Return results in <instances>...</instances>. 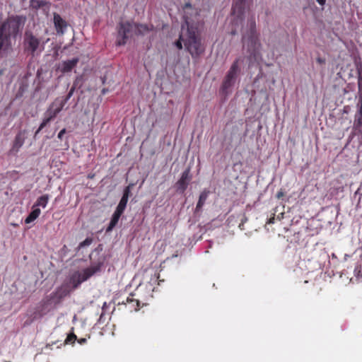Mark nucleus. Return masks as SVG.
I'll return each instance as SVG.
<instances>
[{
	"instance_id": "nucleus-1",
	"label": "nucleus",
	"mask_w": 362,
	"mask_h": 362,
	"mask_svg": "<svg viewBox=\"0 0 362 362\" xmlns=\"http://www.w3.org/2000/svg\"><path fill=\"white\" fill-rule=\"evenodd\" d=\"M183 11L184 23L182 25L180 37L175 42V45L178 49H182L183 42L192 58L198 57L205 49L201 38L202 23L199 11L187 3L183 7Z\"/></svg>"
},
{
	"instance_id": "nucleus-2",
	"label": "nucleus",
	"mask_w": 362,
	"mask_h": 362,
	"mask_svg": "<svg viewBox=\"0 0 362 362\" xmlns=\"http://www.w3.org/2000/svg\"><path fill=\"white\" fill-rule=\"evenodd\" d=\"M21 24V18L18 16H9L0 25V45L4 44L5 48L11 46V39H16Z\"/></svg>"
},
{
	"instance_id": "nucleus-3",
	"label": "nucleus",
	"mask_w": 362,
	"mask_h": 362,
	"mask_svg": "<svg viewBox=\"0 0 362 362\" xmlns=\"http://www.w3.org/2000/svg\"><path fill=\"white\" fill-rule=\"evenodd\" d=\"M45 42L42 37L35 35L32 31L27 30L23 36V51L27 55L33 57L40 55L45 49Z\"/></svg>"
},
{
	"instance_id": "nucleus-4",
	"label": "nucleus",
	"mask_w": 362,
	"mask_h": 362,
	"mask_svg": "<svg viewBox=\"0 0 362 362\" xmlns=\"http://www.w3.org/2000/svg\"><path fill=\"white\" fill-rule=\"evenodd\" d=\"M247 25L249 30L246 34L243 35V42L244 45H247L250 56L255 57L260 44L256 32V23L254 16L248 19Z\"/></svg>"
},
{
	"instance_id": "nucleus-5",
	"label": "nucleus",
	"mask_w": 362,
	"mask_h": 362,
	"mask_svg": "<svg viewBox=\"0 0 362 362\" xmlns=\"http://www.w3.org/2000/svg\"><path fill=\"white\" fill-rule=\"evenodd\" d=\"M66 295V293L65 291L58 289L46 296L41 302L40 315H44L52 310L56 305L60 303Z\"/></svg>"
},
{
	"instance_id": "nucleus-6",
	"label": "nucleus",
	"mask_w": 362,
	"mask_h": 362,
	"mask_svg": "<svg viewBox=\"0 0 362 362\" xmlns=\"http://www.w3.org/2000/svg\"><path fill=\"white\" fill-rule=\"evenodd\" d=\"M135 25L129 22H120L117 25V36L116 45L122 46L127 43V40L132 36Z\"/></svg>"
},
{
	"instance_id": "nucleus-7",
	"label": "nucleus",
	"mask_w": 362,
	"mask_h": 362,
	"mask_svg": "<svg viewBox=\"0 0 362 362\" xmlns=\"http://www.w3.org/2000/svg\"><path fill=\"white\" fill-rule=\"evenodd\" d=\"M243 59H237L231 65L222 83V89L228 90L235 83L238 73L240 72L239 62H243Z\"/></svg>"
},
{
	"instance_id": "nucleus-8",
	"label": "nucleus",
	"mask_w": 362,
	"mask_h": 362,
	"mask_svg": "<svg viewBox=\"0 0 362 362\" xmlns=\"http://www.w3.org/2000/svg\"><path fill=\"white\" fill-rule=\"evenodd\" d=\"M64 106V105L60 101V98H56L47 109L43 121L47 124L50 122L62 111Z\"/></svg>"
},
{
	"instance_id": "nucleus-9",
	"label": "nucleus",
	"mask_w": 362,
	"mask_h": 362,
	"mask_svg": "<svg viewBox=\"0 0 362 362\" xmlns=\"http://www.w3.org/2000/svg\"><path fill=\"white\" fill-rule=\"evenodd\" d=\"M101 263H98L95 265L84 269L81 273L78 274L75 287L90 278L95 274L100 272L101 270Z\"/></svg>"
},
{
	"instance_id": "nucleus-10",
	"label": "nucleus",
	"mask_w": 362,
	"mask_h": 362,
	"mask_svg": "<svg viewBox=\"0 0 362 362\" xmlns=\"http://www.w3.org/2000/svg\"><path fill=\"white\" fill-rule=\"evenodd\" d=\"M245 8V0H233L232 14L235 16V21L243 22Z\"/></svg>"
},
{
	"instance_id": "nucleus-11",
	"label": "nucleus",
	"mask_w": 362,
	"mask_h": 362,
	"mask_svg": "<svg viewBox=\"0 0 362 362\" xmlns=\"http://www.w3.org/2000/svg\"><path fill=\"white\" fill-rule=\"evenodd\" d=\"M25 132L20 131L15 136V139L13 142L12 147L10 150L11 153L16 154L17 153L20 148L22 147L25 142Z\"/></svg>"
},
{
	"instance_id": "nucleus-12",
	"label": "nucleus",
	"mask_w": 362,
	"mask_h": 362,
	"mask_svg": "<svg viewBox=\"0 0 362 362\" xmlns=\"http://www.w3.org/2000/svg\"><path fill=\"white\" fill-rule=\"evenodd\" d=\"M79 62V59L76 57L70 60L62 62L58 67V69L63 74L71 71L76 66Z\"/></svg>"
},
{
	"instance_id": "nucleus-13",
	"label": "nucleus",
	"mask_w": 362,
	"mask_h": 362,
	"mask_svg": "<svg viewBox=\"0 0 362 362\" xmlns=\"http://www.w3.org/2000/svg\"><path fill=\"white\" fill-rule=\"evenodd\" d=\"M354 128L359 132L362 128V94H359L358 110L355 115Z\"/></svg>"
},
{
	"instance_id": "nucleus-14",
	"label": "nucleus",
	"mask_w": 362,
	"mask_h": 362,
	"mask_svg": "<svg viewBox=\"0 0 362 362\" xmlns=\"http://www.w3.org/2000/svg\"><path fill=\"white\" fill-rule=\"evenodd\" d=\"M189 168L186 169L181 175L180 180L177 182V189L180 191V192H184L188 185V182L190 180L189 176Z\"/></svg>"
},
{
	"instance_id": "nucleus-15",
	"label": "nucleus",
	"mask_w": 362,
	"mask_h": 362,
	"mask_svg": "<svg viewBox=\"0 0 362 362\" xmlns=\"http://www.w3.org/2000/svg\"><path fill=\"white\" fill-rule=\"evenodd\" d=\"M54 24L57 33H64V28H66V22L58 13L54 14Z\"/></svg>"
},
{
	"instance_id": "nucleus-16",
	"label": "nucleus",
	"mask_w": 362,
	"mask_h": 362,
	"mask_svg": "<svg viewBox=\"0 0 362 362\" xmlns=\"http://www.w3.org/2000/svg\"><path fill=\"white\" fill-rule=\"evenodd\" d=\"M134 294L133 293H131L126 299V301L124 302V300L122 302H119L118 304L120 305V304H124V305H127L128 304L129 305V309L131 310H139V300H137V299H135L134 298Z\"/></svg>"
},
{
	"instance_id": "nucleus-17",
	"label": "nucleus",
	"mask_w": 362,
	"mask_h": 362,
	"mask_svg": "<svg viewBox=\"0 0 362 362\" xmlns=\"http://www.w3.org/2000/svg\"><path fill=\"white\" fill-rule=\"evenodd\" d=\"M209 191L207 189H204L199 197L198 202L196 206V211H199L202 210V206L204 205L206 200L208 198V196L209 194Z\"/></svg>"
},
{
	"instance_id": "nucleus-18",
	"label": "nucleus",
	"mask_w": 362,
	"mask_h": 362,
	"mask_svg": "<svg viewBox=\"0 0 362 362\" xmlns=\"http://www.w3.org/2000/svg\"><path fill=\"white\" fill-rule=\"evenodd\" d=\"M122 213L117 211H115L112 218H111V220H110V222L106 229V232L108 233V232H110L111 230H112V229L115 227V226L117 224L121 216H122Z\"/></svg>"
},
{
	"instance_id": "nucleus-19",
	"label": "nucleus",
	"mask_w": 362,
	"mask_h": 362,
	"mask_svg": "<svg viewBox=\"0 0 362 362\" xmlns=\"http://www.w3.org/2000/svg\"><path fill=\"white\" fill-rule=\"evenodd\" d=\"M41 211L39 208H35L33 206L31 212L29 214V215L26 217L25 219V223H30L33 221H34L40 214Z\"/></svg>"
},
{
	"instance_id": "nucleus-20",
	"label": "nucleus",
	"mask_w": 362,
	"mask_h": 362,
	"mask_svg": "<svg viewBox=\"0 0 362 362\" xmlns=\"http://www.w3.org/2000/svg\"><path fill=\"white\" fill-rule=\"evenodd\" d=\"M153 26L152 25H148L146 24H138L135 25V28H136V33L138 35H144L146 33L153 30Z\"/></svg>"
},
{
	"instance_id": "nucleus-21",
	"label": "nucleus",
	"mask_w": 362,
	"mask_h": 362,
	"mask_svg": "<svg viewBox=\"0 0 362 362\" xmlns=\"http://www.w3.org/2000/svg\"><path fill=\"white\" fill-rule=\"evenodd\" d=\"M49 195L48 194H44L40 197L37 198L35 204L33 205L34 207L38 208V206H42V208H45L48 201H49Z\"/></svg>"
},
{
	"instance_id": "nucleus-22",
	"label": "nucleus",
	"mask_w": 362,
	"mask_h": 362,
	"mask_svg": "<svg viewBox=\"0 0 362 362\" xmlns=\"http://www.w3.org/2000/svg\"><path fill=\"white\" fill-rule=\"evenodd\" d=\"M354 273L357 279H361L362 281V261H360L357 263L355 267Z\"/></svg>"
},
{
	"instance_id": "nucleus-23",
	"label": "nucleus",
	"mask_w": 362,
	"mask_h": 362,
	"mask_svg": "<svg viewBox=\"0 0 362 362\" xmlns=\"http://www.w3.org/2000/svg\"><path fill=\"white\" fill-rule=\"evenodd\" d=\"M128 199L125 198H121L119 204L117 205L116 208V211L123 214L124 211L126 209Z\"/></svg>"
},
{
	"instance_id": "nucleus-24",
	"label": "nucleus",
	"mask_w": 362,
	"mask_h": 362,
	"mask_svg": "<svg viewBox=\"0 0 362 362\" xmlns=\"http://www.w3.org/2000/svg\"><path fill=\"white\" fill-rule=\"evenodd\" d=\"M75 88H76V83H74V86L71 87V88L69 91L67 95L64 98H60V101H61V103H62V104L64 105H66V103L68 102V100L73 95V94L74 93V90H75Z\"/></svg>"
},
{
	"instance_id": "nucleus-25",
	"label": "nucleus",
	"mask_w": 362,
	"mask_h": 362,
	"mask_svg": "<svg viewBox=\"0 0 362 362\" xmlns=\"http://www.w3.org/2000/svg\"><path fill=\"white\" fill-rule=\"evenodd\" d=\"M46 4V2L44 1H40V0H31L30 1V6L35 8H40L42 6H44Z\"/></svg>"
},
{
	"instance_id": "nucleus-26",
	"label": "nucleus",
	"mask_w": 362,
	"mask_h": 362,
	"mask_svg": "<svg viewBox=\"0 0 362 362\" xmlns=\"http://www.w3.org/2000/svg\"><path fill=\"white\" fill-rule=\"evenodd\" d=\"M133 187V185L132 184H130L128 186H127L124 189V192H123V195H122V198H125V199H129V197L130 195V193H131V188Z\"/></svg>"
},
{
	"instance_id": "nucleus-27",
	"label": "nucleus",
	"mask_w": 362,
	"mask_h": 362,
	"mask_svg": "<svg viewBox=\"0 0 362 362\" xmlns=\"http://www.w3.org/2000/svg\"><path fill=\"white\" fill-rule=\"evenodd\" d=\"M93 242L91 238H86L83 242L79 244V247H83L90 245Z\"/></svg>"
},
{
	"instance_id": "nucleus-28",
	"label": "nucleus",
	"mask_w": 362,
	"mask_h": 362,
	"mask_svg": "<svg viewBox=\"0 0 362 362\" xmlns=\"http://www.w3.org/2000/svg\"><path fill=\"white\" fill-rule=\"evenodd\" d=\"M358 87L359 93L362 94V74L360 71L358 72Z\"/></svg>"
},
{
	"instance_id": "nucleus-29",
	"label": "nucleus",
	"mask_w": 362,
	"mask_h": 362,
	"mask_svg": "<svg viewBox=\"0 0 362 362\" xmlns=\"http://www.w3.org/2000/svg\"><path fill=\"white\" fill-rule=\"evenodd\" d=\"M47 124V123H46L45 121L42 120V123L40 124V127H38V129H37V131L35 132V135H34V137L35 138L37 136V135L40 132V131L46 127V125Z\"/></svg>"
},
{
	"instance_id": "nucleus-30",
	"label": "nucleus",
	"mask_w": 362,
	"mask_h": 362,
	"mask_svg": "<svg viewBox=\"0 0 362 362\" xmlns=\"http://www.w3.org/2000/svg\"><path fill=\"white\" fill-rule=\"evenodd\" d=\"M66 129H62L58 134V136L57 137L59 139H62V137L64 136V134L66 133Z\"/></svg>"
},
{
	"instance_id": "nucleus-31",
	"label": "nucleus",
	"mask_w": 362,
	"mask_h": 362,
	"mask_svg": "<svg viewBox=\"0 0 362 362\" xmlns=\"http://www.w3.org/2000/svg\"><path fill=\"white\" fill-rule=\"evenodd\" d=\"M76 339V336L75 334H70L67 337L66 341H72Z\"/></svg>"
},
{
	"instance_id": "nucleus-32",
	"label": "nucleus",
	"mask_w": 362,
	"mask_h": 362,
	"mask_svg": "<svg viewBox=\"0 0 362 362\" xmlns=\"http://www.w3.org/2000/svg\"><path fill=\"white\" fill-rule=\"evenodd\" d=\"M284 196V192H282V191H279L277 192L276 194V198L277 199H281V197H283Z\"/></svg>"
},
{
	"instance_id": "nucleus-33",
	"label": "nucleus",
	"mask_w": 362,
	"mask_h": 362,
	"mask_svg": "<svg viewBox=\"0 0 362 362\" xmlns=\"http://www.w3.org/2000/svg\"><path fill=\"white\" fill-rule=\"evenodd\" d=\"M316 60H317V62L319 64H325V59H322V58H321V57H318V58H317V59H316Z\"/></svg>"
},
{
	"instance_id": "nucleus-34",
	"label": "nucleus",
	"mask_w": 362,
	"mask_h": 362,
	"mask_svg": "<svg viewBox=\"0 0 362 362\" xmlns=\"http://www.w3.org/2000/svg\"><path fill=\"white\" fill-rule=\"evenodd\" d=\"M316 1L321 6H323L326 2V0H316Z\"/></svg>"
},
{
	"instance_id": "nucleus-35",
	"label": "nucleus",
	"mask_w": 362,
	"mask_h": 362,
	"mask_svg": "<svg viewBox=\"0 0 362 362\" xmlns=\"http://www.w3.org/2000/svg\"><path fill=\"white\" fill-rule=\"evenodd\" d=\"M274 219H275V218H274V216L273 217H272V218H270L269 219V221H267V223H269V224L274 223Z\"/></svg>"
},
{
	"instance_id": "nucleus-36",
	"label": "nucleus",
	"mask_w": 362,
	"mask_h": 362,
	"mask_svg": "<svg viewBox=\"0 0 362 362\" xmlns=\"http://www.w3.org/2000/svg\"><path fill=\"white\" fill-rule=\"evenodd\" d=\"M86 341V339L85 338H81L78 340V342L82 344Z\"/></svg>"
},
{
	"instance_id": "nucleus-37",
	"label": "nucleus",
	"mask_w": 362,
	"mask_h": 362,
	"mask_svg": "<svg viewBox=\"0 0 362 362\" xmlns=\"http://www.w3.org/2000/svg\"><path fill=\"white\" fill-rule=\"evenodd\" d=\"M73 281H74V282L75 283V281H75V276H73Z\"/></svg>"
}]
</instances>
